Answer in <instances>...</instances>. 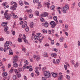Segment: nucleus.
I'll return each mask as SVG.
<instances>
[{
    "label": "nucleus",
    "instance_id": "obj_42",
    "mask_svg": "<svg viewBox=\"0 0 80 80\" xmlns=\"http://www.w3.org/2000/svg\"><path fill=\"white\" fill-rule=\"evenodd\" d=\"M42 32L43 33H47V31L45 30L44 29H42Z\"/></svg>",
    "mask_w": 80,
    "mask_h": 80
},
{
    "label": "nucleus",
    "instance_id": "obj_44",
    "mask_svg": "<svg viewBox=\"0 0 80 80\" xmlns=\"http://www.w3.org/2000/svg\"><path fill=\"white\" fill-rule=\"evenodd\" d=\"M60 63V60L59 59H57L56 61V63L58 64Z\"/></svg>",
    "mask_w": 80,
    "mask_h": 80
},
{
    "label": "nucleus",
    "instance_id": "obj_19",
    "mask_svg": "<svg viewBox=\"0 0 80 80\" xmlns=\"http://www.w3.org/2000/svg\"><path fill=\"white\" fill-rule=\"evenodd\" d=\"M36 58L37 61H38L40 59V57L39 55H37L36 56Z\"/></svg>",
    "mask_w": 80,
    "mask_h": 80
},
{
    "label": "nucleus",
    "instance_id": "obj_11",
    "mask_svg": "<svg viewBox=\"0 0 80 80\" xmlns=\"http://www.w3.org/2000/svg\"><path fill=\"white\" fill-rule=\"evenodd\" d=\"M53 18L55 21H56L57 24L58 23V21H57V16H54L53 17Z\"/></svg>",
    "mask_w": 80,
    "mask_h": 80
},
{
    "label": "nucleus",
    "instance_id": "obj_6",
    "mask_svg": "<svg viewBox=\"0 0 80 80\" xmlns=\"http://www.w3.org/2000/svg\"><path fill=\"white\" fill-rule=\"evenodd\" d=\"M14 71L16 74L17 75L18 78H20V77H21V74L20 73V72H18V70H17L16 69H14Z\"/></svg>",
    "mask_w": 80,
    "mask_h": 80
},
{
    "label": "nucleus",
    "instance_id": "obj_29",
    "mask_svg": "<svg viewBox=\"0 0 80 80\" xmlns=\"http://www.w3.org/2000/svg\"><path fill=\"white\" fill-rule=\"evenodd\" d=\"M25 28V31H26V32H28V31H29V28H28V27L27 26V27H26V28Z\"/></svg>",
    "mask_w": 80,
    "mask_h": 80
},
{
    "label": "nucleus",
    "instance_id": "obj_27",
    "mask_svg": "<svg viewBox=\"0 0 80 80\" xmlns=\"http://www.w3.org/2000/svg\"><path fill=\"white\" fill-rule=\"evenodd\" d=\"M66 77L67 80H70V76L67 75L66 76Z\"/></svg>",
    "mask_w": 80,
    "mask_h": 80
},
{
    "label": "nucleus",
    "instance_id": "obj_22",
    "mask_svg": "<svg viewBox=\"0 0 80 80\" xmlns=\"http://www.w3.org/2000/svg\"><path fill=\"white\" fill-rule=\"evenodd\" d=\"M51 55L52 57H53L54 58H56L57 55L56 53H52L51 54Z\"/></svg>",
    "mask_w": 80,
    "mask_h": 80
},
{
    "label": "nucleus",
    "instance_id": "obj_12",
    "mask_svg": "<svg viewBox=\"0 0 80 80\" xmlns=\"http://www.w3.org/2000/svg\"><path fill=\"white\" fill-rule=\"evenodd\" d=\"M24 62L25 63L24 65H25V66H26V65H28V61L27 60L25 59L24 61Z\"/></svg>",
    "mask_w": 80,
    "mask_h": 80
},
{
    "label": "nucleus",
    "instance_id": "obj_56",
    "mask_svg": "<svg viewBox=\"0 0 80 80\" xmlns=\"http://www.w3.org/2000/svg\"><path fill=\"white\" fill-rule=\"evenodd\" d=\"M11 67V64L9 63L8 64V68H10Z\"/></svg>",
    "mask_w": 80,
    "mask_h": 80
},
{
    "label": "nucleus",
    "instance_id": "obj_58",
    "mask_svg": "<svg viewBox=\"0 0 80 80\" xmlns=\"http://www.w3.org/2000/svg\"><path fill=\"white\" fill-rule=\"evenodd\" d=\"M4 40V39L3 38H0V42H1V41H3Z\"/></svg>",
    "mask_w": 80,
    "mask_h": 80
},
{
    "label": "nucleus",
    "instance_id": "obj_50",
    "mask_svg": "<svg viewBox=\"0 0 80 80\" xmlns=\"http://www.w3.org/2000/svg\"><path fill=\"white\" fill-rule=\"evenodd\" d=\"M35 72L36 73H37L38 75H39V71L38 70H36L35 71Z\"/></svg>",
    "mask_w": 80,
    "mask_h": 80
},
{
    "label": "nucleus",
    "instance_id": "obj_24",
    "mask_svg": "<svg viewBox=\"0 0 80 80\" xmlns=\"http://www.w3.org/2000/svg\"><path fill=\"white\" fill-rule=\"evenodd\" d=\"M63 75H62L60 76L59 77L58 80H63Z\"/></svg>",
    "mask_w": 80,
    "mask_h": 80
},
{
    "label": "nucleus",
    "instance_id": "obj_57",
    "mask_svg": "<svg viewBox=\"0 0 80 80\" xmlns=\"http://www.w3.org/2000/svg\"><path fill=\"white\" fill-rule=\"evenodd\" d=\"M24 43H28V41H27V39H25V40H24Z\"/></svg>",
    "mask_w": 80,
    "mask_h": 80
},
{
    "label": "nucleus",
    "instance_id": "obj_8",
    "mask_svg": "<svg viewBox=\"0 0 80 80\" xmlns=\"http://www.w3.org/2000/svg\"><path fill=\"white\" fill-rule=\"evenodd\" d=\"M48 13L46 12H43L42 14H41V16H42V17H45L48 16Z\"/></svg>",
    "mask_w": 80,
    "mask_h": 80
},
{
    "label": "nucleus",
    "instance_id": "obj_30",
    "mask_svg": "<svg viewBox=\"0 0 80 80\" xmlns=\"http://www.w3.org/2000/svg\"><path fill=\"white\" fill-rule=\"evenodd\" d=\"M34 3H39V1L38 0H33V1Z\"/></svg>",
    "mask_w": 80,
    "mask_h": 80
},
{
    "label": "nucleus",
    "instance_id": "obj_33",
    "mask_svg": "<svg viewBox=\"0 0 80 80\" xmlns=\"http://www.w3.org/2000/svg\"><path fill=\"white\" fill-rule=\"evenodd\" d=\"M78 65H79V64L78 62H77L76 64L74 65L75 67H78Z\"/></svg>",
    "mask_w": 80,
    "mask_h": 80
},
{
    "label": "nucleus",
    "instance_id": "obj_61",
    "mask_svg": "<svg viewBox=\"0 0 80 80\" xmlns=\"http://www.w3.org/2000/svg\"><path fill=\"white\" fill-rule=\"evenodd\" d=\"M40 20L42 21V22H43L44 21V19H43V18H40Z\"/></svg>",
    "mask_w": 80,
    "mask_h": 80
},
{
    "label": "nucleus",
    "instance_id": "obj_34",
    "mask_svg": "<svg viewBox=\"0 0 80 80\" xmlns=\"http://www.w3.org/2000/svg\"><path fill=\"white\" fill-rule=\"evenodd\" d=\"M18 42H19V43H21L22 42V39L20 38H19L18 39Z\"/></svg>",
    "mask_w": 80,
    "mask_h": 80
},
{
    "label": "nucleus",
    "instance_id": "obj_2",
    "mask_svg": "<svg viewBox=\"0 0 80 80\" xmlns=\"http://www.w3.org/2000/svg\"><path fill=\"white\" fill-rule=\"evenodd\" d=\"M62 10V12L63 13H67V11L69 10V6L67 4H66L65 6L61 8Z\"/></svg>",
    "mask_w": 80,
    "mask_h": 80
},
{
    "label": "nucleus",
    "instance_id": "obj_60",
    "mask_svg": "<svg viewBox=\"0 0 80 80\" xmlns=\"http://www.w3.org/2000/svg\"><path fill=\"white\" fill-rule=\"evenodd\" d=\"M53 62L54 64H55V63H56V61L55 62V59H53Z\"/></svg>",
    "mask_w": 80,
    "mask_h": 80
},
{
    "label": "nucleus",
    "instance_id": "obj_52",
    "mask_svg": "<svg viewBox=\"0 0 80 80\" xmlns=\"http://www.w3.org/2000/svg\"><path fill=\"white\" fill-rule=\"evenodd\" d=\"M67 66L66 65H64V68L65 69V70H67Z\"/></svg>",
    "mask_w": 80,
    "mask_h": 80
},
{
    "label": "nucleus",
    "instance_id": "obj_15",
    "mask_svg": "<svg viewBox=\"0 0 80 80\" xmlns=\"http://www.w3.org/2000/svg\"><path fill=\"white\" fill-rule=\"evenodd\" d=\"M26 12L28 13H30L32 12V10L30 9H27L26 11Z\"/></svg>",
    "mask_w": 80,
    "mask_h": 80
},
{
    "label": "nucleus",
    "instance_id": "obj_20",
    "mask_svg": "<svg viewBox=\"0 0 80 80\" xmlns=\"http://www.w3.org/2000/svg\"><path fill=\"white\" fill-rule=\"evenodd\" d=\"M19 3L20 5H21V6H22V5H23V1H22L21 0L19 1Z\"/></svg>",
    "mask_w": 80,
    "mask_h": 80
},
{
    "label": "nucleus",
    "instance_id": "obj_3",
    "mask_svg": "<svg viewBox=\"0 0 80 80\" xmlns=\"http://www.w3.org/2000/svg\"><path fill=\"white\" fill-rule=\"evenodd\" d=\"M8 12V10H6V12H5L4 14L5 16V18H7L6 19L7 20H10L11 17V16H12L11 14H8L7 13Z\"/></svg>",
    "mask_w": 80,
    "mask_h": 80
},
{
    "label": "nucleus",
    "instance_id": "obj_1",
    "mask_svg": "<svg viewBox=\"0 0 80 80\" xmlns=\"http://www.w3.org/2000/svg\"><path fill=\"white\" fill-rule=\"evenodd\" d=\"M11 5H13L12 6H11L10 8L11 10H12L13 11L15 10H16V8H17V3L16 2H11Z\"/></svg>",
    "mask_w": 80,
    "mask_h": 80
},
{
    "label": "nucleus",
    "instance_id": "obj_35",
    "mask_svg": "<svg viewBox=\"0 0 80 80\" xmlns=\"http://www.w3.org/2000/svg\"><path fill=\"white\" fill-rule=\"evenodd\" d=\"M8 30V26H6L5 27V28L4 30V31L5 32H7Z\"/></svg>",
    "mask_w": 80,
    "mask_h": 80
},
{
    "label": "nucleus",
    "instance_id": "obj_39",
    "mask_svg": "<svg viewBox=\"0 0 80 80\" xmlns=\"http://www.w3.org/2000/svg\"><path fill=\"white\" fill-rule=\"evenodd\" d=\"M54 8H55V6H52L51 7V10H54Z\"/></svg>",
    "mask_w": 80,
    "mask_h": 80
},
{
    "label": "nucleus",
    "instance_id": "obj_5",
    "mask_svg": "<svg viewBox=\"0 0 80 80\" xmlns=\"http://www.w3.org/2000/svg\"><path fill=\"white\" fill-rule=\"evenodd\" d=\"M44 75L45 76V77H46V78H50L52 76L50 72L48 71L45 72Z\"/></svg>",
    "mask_w": 80,
    "mask_h": 80
},
{
    "label": "nucleus",
    "instance_id": "obj_49",
    "mask_svg": "<svg viewBox=\"0 0 80 80\" xmlns=\"http://www.w3.org/2000/svg\"><path fill=\"white\" fill-rule=\"evenodd\" d=\"M33 14H30L29 15V17L30 18H32V17H33Z\"/></svg>",
    "mask_w": 80,
    "mask_h": 80
},
{
    "label": "nucleus",
    "instance_id": "obj_53",
    "mask_svg": "<svg viewBox=\"0 0 80 80\" xmlns=\"http://www.w3.org/2000/svg\"><path fill=\"white\" fill-rule=\"evenodd\" d=\"M71 62L72 63V65H74L75 64V61L73 60H71Z\"/></svg>",
    "mask_w": 80,
    "mask_h": 80
},
{
    "label": "nucleus",
    "instance_id": "obj_31",
    "mask_svg": "<svg viewBox=\"0 0 80 80\" xmlns=\"http://www.w3.org/2000/svg\"><path fill=\"white\" fill-rule=\"evenodd\" d=\"M13 66L14 67H17L18 66V64L17 63L13 64Z\"/></svg>",
    "mask_w": 80,
    "mask_h": 80
},
{
    "label": "nucleus",
    "instance_id": "obj_17",
    "mask_svg": "<svg viewBox=\"0 0 80 80\" xmlns=\"http://www.w3.org/2000/svg\"><path fill=\"white\" fill-rule=\"evenodd\" d=\"M7 25V22H3L2 23V27H5Z\"/></svg>",
    "mask_w": 80,
    "mask_h": 80
},
{
    "label": "nucleus",
    "instance_id": "obj_64",
    "mask_svg": "<svg viewBox=\"0 0 80 80\" xmlns=\"http://www.w3.org/2000/svg\"><path fill=\"white\" fill-rule=\"evenodd\" d=\"M47 80V78H46L42 77V80Z\"/></svg>",
    "mask_w": 80,
    "mask_h": 80
},
{
    "label": "nucleus",
    "instance_id": "obj_46",
    "mask_svg": "<svg viewBox=\"0 0 80 80\" xmlns=\"http://www.w3.org/2000/svg\"><path fill=\"white\" fill-rule=\"evenodd\" d=\"M64 48H67L68 46H67V44H66V43H65L64 44Z\"/></svg>",
    "mask_w": 80,
    "mask_h": 80
},
{
    "label": "nucleus",
    "instance_id": "obj_41",
    "mask_svg": "<svg viewBox=\"0 0 80 80\" xmlns=\"http://www.w3.org/2000/svg\"><path fill=\"white\" fill-rule=\"evenodd\" d=\"M18 56H17V55H15L14 56V58L18 60Z\"/></svg>",
    "mask_w": 80,
    "mask_h": 80
},
{
    "label": "nucleus",
    "instance_id": "obj_62",
    "mask_svg": "<svg viewBox=\"0 0 80 80\" xmlns=\"http://www.w3.org/2000/svg\"><path fill=\"white\" fill-rule=\"evenodd\" d=\"M12 34L13 35H15V31H13L12 32Z\"/></svg>",
    "mask_w": 80,
    "mask_h": 80
},
{
    "label": "nucleus",
    "instance_id": "obj_59",
    "mask_svg": "<svg viewBox=\"0 0 80 80\" xmlns=\"http://www.w3.org/2000/svg\"><path fill=\"white\" fill-rule=\"evenodd\" d=\"M13 18H18V16L17 15H15L13 17Z\"/></svg>",
    "mask_w": 80,
    "mask_h": 80
},
{
    "label": "nucleus",
    "instance_id": "obj_4",
    "mask_svg": "<svg viewBox=\"0 0 80 80\" xmlns=\"http://www.w3.org/2000/svg\"><path fill=\"white\" fill-rule=\"evenodd\" d=\"M4 49H6L7 50H11L10 49V47L9 46V42L6 41L5 43V44L4 46Z\"/></svg>",
    "mask_w": 80,
    "mask_h": 80
},
{
    "label": "nucleus",
    "instance_id": "obj_45",
    "mask_svg": "<svg viewBox=\"0 0 80 80\" xmlns=\"http://www.w3.org/2000/svg\"><path fill=\"white\" fill-rule=\"evenodd\" d=\"M44 57H48V55H47V52H44Z\"/></svg>",
    "mask_w": 80,
    "mask_h": 80
},
{
    "label": "nucleus",
    "instance_id": "obj_32",
    "mask_svg": "<svg viewBox=\"0 0 80 80\" xmlns=\"http://www.w3.org/2000/svg\"><path fill=\"white\" fill-rule=\"evenodd\" d=\"M17 61H18V60L17 59H14V58L13 59V62L14 63H16Z\"/></svg>",
    "mask_w": 80,
    "mask_h": 80
},
{
    "label": "nucleus",
    "instance_id": "obj_21",
    "mask_svg": "<svg viewBox=\"0 0 80 80\" xmlns=\"http://www.w3.org/2000/svg\"><path fill=\"white\" fill-rule=\"evenodd\" d=\"M13 52H12V49H10L9 50V55H13Z\"/></svg>",
    "mask_w": 80,
    "mask_h": 80
},
{
    "label": "nucleus",
    "instance_id": "obj_47",
    "mask_svg": "<svg viewBox=\"0 0 80 80\" xmlns=\"http://www.w3.org/2000/svg\"><path fill=\"white\" fill-rule=\"evenodd\" d=\"M27 27V26H25V25L24 24H22V27L23 28H25Z\"/></svg>",
    "mask_w": 80,
    "mask_h": 80
},
{
    "label": "nucleus",
    "instance_id": "obj_37",
    "mask_svg": "<svg viewBox=\"0 0 80 80\" xmlns=\"http://www.w3.org/2000/svg\"><path fill=\"white\" fill-rule=\"evenodd\" d=\"M64 39V38L63 37H61L60 39V41L61 42H63V39Z\"/></svg>",
    "mask_w": 80,
    "mask_h": 80
},
{
    "label": "nucleus",
    "instance_id": "obj_48",
    "mask_svg": "<svg viewBox=\"0 0 80 80\" xmlns=\"http://www.w3.org/2000/svg\"><path fill=\"white\" fill-rule=\"evenodd\" d=\"M52 51H55V52H57L58 51V50L56 49V48H53L52 49Z\"/></svg>",
    "mask_w": 80,
    "mask_h": 80
},
{
    "label": "nucleus",
    "instance_id": "obj_51",
    "mask_svg": "<svg viewBox=\"0 0 80 80\" xmlns=\"http://www.w3.org/2000/svg\"><path fill=\"white\" fill-rule=\"evenodd\" d=\"M51 44H52V45H53V44H54V43H55V42L53 40H51Z\"/></svg>",
    "mask_w": 80,
    "mask_h": 80
},
{
    "label": "nucleus",
    "instance_id": "obj_63",
    "mask_svg": "<svg viewBox=\"0 0 80 80\" xmlns=\"http://www.w3.org/2000/svg\"><path fill=\"white\" fill-rule=\"evenodd\" d=\"M78 47H80V41H78Z\"/></svg>",
    "mask_w": 80,
    "mask_h": 80
},
{
    "label": "nucleus",
    "instance_id": "obj_14",
    "mask_svg": "<svg viewBox=\"0 0 80 80\" xmlns=\"http://www.w3.org/2000/svg\"><path fill=\"white\" fill-rule=\"evenodd\" d=\"M44 4L45 6H47L48 8H49L50 7V3L47 2L46 3H44Z\"/></svg>",
    "mask_w": 80,
    "mask_h": 80
},
{
    "label": "nucleus",
    "instance_id": "obj_25",
    "mask_svg": "<svg viewBox=\"0 0 80 80\" xmlns=\"http://www.w3.org/2000/svg\"><path fill=\"white\" fill-rule=\"evenodd\" d=\"M23 36L24 38H22V39L23 40H25L26 39V38H27V36H26L24 34H23Z\"/></svg>",
    "mask_w": 80,
    "mask_h": 80
},
{
    "label": "nucleus",
    "instance_id": "obj_36",
    "mask_svg": "<svg viewBox=\"0 0 80 80\" xmlns=\"http://www.w3.org/2000/svg\"><path fill=\"white\" fill-rule=\"evenodd\" d=\"M32 70H33V69L32 68V66H31L30 67H29V72H31Z\"/></svg>",
    "mask_w": 80,
    "mask_h": 80
},
{
    "label": "nucleus",
    "instance_id": "obj_23",
    "mask_svg": "<svg viewBox=\"0 0 80 80\" xmlns=\"http://www.w3.org/2000/svg\"><path fill=\"white\" fill-rule=\"evenodd\" d=\"M37 35H38V38L39 39H40V37H42V34H41V33H38V34H37Z\"/></svg>",
    "mask_w": 80,
    "mask_h": 80
},
{
    "label": "nucleus",
    "instance_id": "obj_18",
    "mask_svg": "<svg viewBox=\"0 0 80 80\" xmlns=\"http://www.w3.org/2000/svg\"><path fill=\"white\" fill-rule=\"evenodd\" d=\"M44 25V27L47 28L48 27V23L47 22H45Z\"/></svg>",
    "mask_w": 80,
    "mask_h": 80
},
{
    "label": "nucleus",
    "instance_id": "obj_26",
    "mask_svg": "<svg viewBox=\"0 0 80 80\" xmlns=\"http://www.w3.org/2000/svg\"><path fill=\"white\" fill-rule=\"evenodd\" d=\"M30 27L31 28H33V22H31L30 23Z\"/></svg>",
    "mask_w": 80,
    "mask_h": 80
},
{
    "label": "nucleus",
    "instance_id": "obj_43",
    "mask_svg": "<svg viewBox=\"0 0 80 80\" xmlns=\"http://www.w3.org/2000/svg\"><path fill=\"white\" fill-rule=\"evenodd\" d=\"M65 64H66V65L67 66V67H70V65H69V64L67 62H65Z\"/></svg>",
    "mask_w": 80,
    "mask_h": 80
},
{
    "label": "nucleus",
    "instance_id": "obj_16",
    "mask_svg": "<svg viewBox=\"0 0 80 80\" xmlns=\"http://www.w3.org/2000/svg\"><path fill=\"white\" fill-rule=\"evenodd\" d=\"M52 75L53 77H54V78H55V77H57L58 75L56 73H54L53 72H52Z\"/></svg>",
    "mask_w": 80,
    "mask_h": 80
},
{
    "label": "nucleus",
    "instance_id": "obj_40",
    "mask_svg": "<svg viewBox=\"0 0 80 80\" xmlns=\"http://www.w3.org/2000/svg\"><path fill=\"white\" fill-rule=\"evenodd\" d=\"M38 9H39L40 7H42V5L40 4V3H39L38 5Z\"/></svg>",
    "mask_w": 80,
    "mask_h": 80
},
{
    "label": "nucleus",
    "instance_id": "obj_38",
    "mask_svg": "<svg viewBox=\"0 0 80 80\" xmlns=\"http://www.w3.org/2000/svg\"><path fill=\"white\" fill-rule=\"evenodd\" d=\"M35 13H36V15H37V16H38V15H39V12H38V11H35Z\"/></svg>",
    "mask_w": 80,
    "mask_h": 80
},
{
    "label": "nucleus",
    "instance_id": "obj_9",
    "mask_svg": "<svg viewBox=\"0 0 80 80\" xmlns=\"http://www.w3.org/2000/svg\"><path fill=\"white\" fill-rule=\"evenodd\" d=\"M37 39L38 40H39L40 41V43H41L42 42V40L41 39H39L38 38V37L37 36H35L34 37V39L35 40H37Z\"/></svg>",
    "mask_w": 80,
    "mask_h": 80
},
{
    "label": "nucleus",
    "instance_id": "obj_13",
    "mask_svg": "<svg viewBox=\"0 0 80 80\" xmlns=\"http://www.w3.org/2000/svg\"><path fill=\"white\" fill-rule=\"evenodd\" d=\"M7 2H3L2 3V5L4 6V8H7Z\"/></svg>",
    "mask_w": 80,
    "mask_h": 80
},
{
    "label": "nucleus",
    "instance_id": "obj_10",
    "mask_svg": "<svg viewBox=\"0 0 80 80\" xmlns=\"http://www.w3.org/2000/svg\"><path fill=\"white\" fill-rule=\"evenodd\" d=\"M8 75V73L7 72H3V76L5 78H7V76Z\"/></svg>",
    "mask_w": 80,
    "mask_h": 80
},
{
    "label": "nucleus",
    "instance_id": "obj_28",
    "mask_svg": "<svg viewBox=\"0 0 80 80\" xmlns=\"http://www.w3.org/2000/svg\"><path fill=\"white\" fill-rule=\"evenodd\" d=\"M12 79L14 80H17V76L15 75H13L12 77Z\"/></svg>",
    "mask_w": 80,
    "mask_h": 80
},
{
    "label": "nucleus",
    "instance_id": "obj_55",
    "mask_svg": "<svg viewBox=\"0 0 80 80\" xmlns=\"http://www.w3.org/2000/svg\"><path fill=\"white\" fill-rule=\"evenodd\" d=\"M45 47H49L50 46V45L48 43H46L44 45Z\"/></svg>",
    "mask_w": 80,
    "mask_h": 80
},
{
    "label": "nucleus",
    "instance_id": "obj_54",
    "mask_svg": "<svg viewBox=\"0 0 80 80\" xmlns=\"http://www.w3.org/2000/svg\"><path fill=\"white\" fill-rule=\"evenodd\" d=\"M23 24L25 25V26H27V22L26 21L24 22H23Z\"/></svg>",
    "mask_w": 80,
    "mask_h": 80
},
{
    "label": "nucleus",
    "instance_id": "obj_7",
    "mask_svg": "<svg viewBox=\"0 0 80 80\" xmlns=\"http://www.w3.org/2000/svg\"><path fill=\"white\" fill-rule=\"evenodd\" d=\"M50 25H51L52 28H55L56 26V24L54 21H52L50 22Z\"/></svg>",
    "mask_w": 80,
    "mask_h": 80
}]
</instances>
